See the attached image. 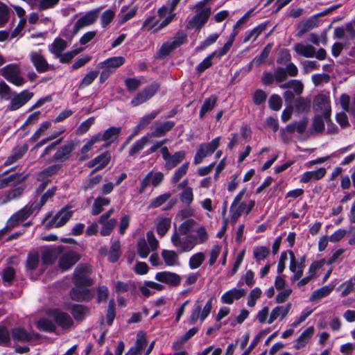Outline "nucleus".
Returning a JSON list of instances; mask_svg holds the SVG:
<instances>
[{"mask_svg":"<svg viewBox=\"0 0 355 355\" xmlns=\"http://www.w3.org/2000/svg\"><path fill=\"white\" fill-rule=\"evenodd\" d=\"M195 15L188 21V29H200L208 21L211 13V7H203L201 3H196L193 8Z\"/></svg>","mask_w":355,"mask_h":355,"instance_id":"nucleus-1","label":"nucleus"},{"mask_svg":"<svg viewBox=\"0 0 355 355\" xmlns=\"http://www.w3.org/2000/svg\"><path fill=\"white\" fill-rule=\"evenodd\" d=\"M245 190L241 191L234 198V201L230 207L231 220L233 223H236L237 219L242 214H249L254 206V200H249L248 202H242Z\"/></svg>","mask_w":355,"mask_h":355,"instance_id":"nucleus-2","label":"nucleus"},{"mask_svg":"<svg viewBox=\"0 0 355 355\" xmlns=\"http://www.w3.org/2000/svg\"><path fill=\"white\" fill-rule=\"evenodd\" d=\"M71 207L66 206L62 208L54 216L47 215L43 220L44 226L47 228L60 227L64 225L71 218Z\"/></svg>","mask_w":355,"mask_h":355,"instance_id":"nucleus-3","label":"nucleus"},{"mask_svg":"<svg viewBox=\"0 0 355 355\" xmlns=\"http://www.w3.org/2000/svg\"><path fill=\"white\" fill-rule=\"evenodd\" d=\"M0 75L8 82L17 87H21L26 80L21 76V70L19 64H9L0 69Z\"/></svg>","mask_w":355,"mask_h":355,"instance_id":"nucleus-4","label":"nucleus"},{"mask_svg":"<svg viewBox=\"0 0 355 355\" xmlns=\"http://www.w3.org/2000/svg\"><path fill=\"white\" fill-rule=\"evenodd\" d=\"M171 242L180 252H189L196 245V241L191 235L179 234L173 232L171 236Z\"/></svg>","mask_w":355,"mask_h":355,"instance_id":"nucleus-5","label":"nucleus"},{"mask_svg":"<svg viewBox=\"0 0 355 355\" xmlns=\"http://www.w3.org/2000/svg\"><path fill=\"white\" fill-rule=\"evenodd\" d=\"M220 137L214 139L209 143H204L199 146L194 157L193 163L196 165L200 164L203 159L213 154L220 145Z\"/></svg>","mask_w":355,"mask_h":355,"instance_id":"nucleus-6","label":"nucleus"},{"mask_svg":"<svg viewBox=\"0 0 355 355\" xmlns=\"http://www.w3.org/2000/svg\"><path fill=\"white\" fill-rule=\"evenodd\" d=\"M212 309V299H209L202 309L201 302L197 300L190 315V324H194L198 319L201 322L209 315Z\"/></svg>","mask_w":355,"mask_h":355,"instance_id":"nucleus-7","label":"nucleus"},{"mask_svg":"<svg viewBox=\"0 0 355 355\" xmlns=\"http://www.w3.org/2000/svg\"><path fill=\"white\" fill-rule=\"evenodd\" d=\"M91 270L87 265H79L73 272V281L76 286H90L92 284V279L89 277Z\"/></svg>","mask_w":355,"mask_h":355,"instance_id":"nucleus-8","label":"nucleus"},{"mask_svg":"<svg viewBox=\"0 0 355 355\" xmlns=\"http://www.w3.org/2000/svg\"><path fill=\"white\" fill-rule=\"evenodd\" d=\"M304 263L305 257H302L300 259H297L294 252L290 253L289 270L293 273V275L291 277V282H294L297 280H300L302 278L305 266Z\"/></svg>","mask_w":355,"mask_h":355,"instance_id":"nucleus-9","label":"nucleus"},{"mask_svg":"<svg viewBox=\"0 0 355 355\" xmlns=\"http://www.w3.org/2000/svg\"><path fill=\"white\" fill-rule=\"evenodd\" d=\"M187 40V35L183 33H178L176 35L165 42L159 49V54L162 56L168 55L174 49L184 44Z\"/></svg>","mask_w":355,"mask_h":355,"instance_id":"nucleus-10","label":"nucleus"},{"mask_svg":"<svg viewBox=\"0 0 355 355\" xmlns=\"http://www.w3.org/2000/svg\"><path fill=\"white\" fill-rule=\"evenodd\" d=\"M33 96V93L28 90H23L19 93H15L10 98L8 110L15 111L24 106Z\"/></svg>","mask_w":355,"mask_h":355,"instance_id":"nucleus-11","label":"nucleus"},{"mask_svg":"<svg viewBox=\"0 0 355 355\" xmlns=\"http://www.w3.org/2000/svg\"><path fill=\"white\" fill-rule=\"evenodd\" d=\"M164 174L162 172H149L142 180L139 193H143L146 189L152 185L154 187H157L164 180Z\"/></svg>","mask_w":355,"mask_h":355,"instance_id":"nucleus-12","label":"nucleus"},{"mask_svg":"<svg viewBox=\"0 0 355 355\" xmlns=\"http://www.w3.org/2000/svg\"><path fill=\"white\" fill-rule=\"evenodd\" d=\"M159 87L157 84H153L147 87L141 92L136 95V96L131 101V105L135 107L146 102L157 93Z\"/></svg>","mask_w":355,"mask_h":355,"instance_id":"nucleus-13","label":"nucleus"},{"mask_svg":"<svg viewBox=\"0 0 355 355\" xmlns=\"http://www.w3.org/2000/svg\"><path fill=\"white\" fill-rule=\"evenodd\" d=\"M48 316L63 329H69L73 325V320L71 317L58 309H52L48 311Z\"/></svg>","mask_w":355,"mask_h":355,"instance_id":"nucleus-14","label":"nucleus"},{"mask_svg":"<svg viewBox=\"0 0 355 355\" xmlns=\"http://www.w3.org/2000/svg\"><path fill=\"white\" fill-rule=\"evenodd\" d=\"M313 106L316 112L322 113L323 117L327 122L331 114V106L329 97L324 94L317 96L314 101Z\"/></svg>","mask_w":355,"mask_h":355,"instance_id":"nucleus-15","label":"nucleus"},{"mask_svg":"<svg viewBox=\"0 0 355 355\" xmlns=\"http://www.w3.org/2000/svg\"><path fill=\"white\" fill-rule=\"evenodd\" d=\"M100 10L96 9L89 11L78 19L73 27V31L77 33L80 29L93 24L99 14Z\"/></svg>","mask_w":355,"mask_h":355,"instance_id":"nucleus-16","label":"nucleus"},{"mask_svg":"<svg viewBox=\"0 0 355 355\" xmlns=\"http://www.w3.org/2000/svg\"><path fill=\"white\" fill-rule=\"evenodd\" d=\"M60 255L59 267L62 270L69 269L80 259V256L76 252L71 250L63 252L61 251Z\"/></svg>","mask_w":355,"mask_h":355,"instance_id":"nucleus-17","label":"nucleus"},{"mask_svg":"<svg viewBox=\"0 0 355 355\" xmlns=\"http://www.w3.org/2000/svg\"><path fill=\"white\" fill-rule=\"evenodd\" d=\"M155 279L175 286L179 285L181 282V277L178 274L171 272H157L155 275Z\"/></svg>","mask_w":355,"mask_h":355,"instance_id":"nucleus-18","label":"nucleus"},{"mask_svg":"<svg viewBox=\"0 0 355 355\" xmlns=\"http://www.w3.org/2000/svg\"><path fill=\"white\" fill-rule=\"evenodd\" d=\"M245 294L246 291L243 288H233L223 293L220 300L223 304H232L235 300L243 297Z\"/></svg>","mask_w":355,"mask_h":355,"instance_id":"nucleus-19","label":"nucleus"},{"mask_svg":"<svg viewBox=\"0 0 355 355\" xmlns=\"http://www.w3.org/2000/svg\"><path fill=\"white\" fill-rule=\"evenodd\" d=\"M291 309V304L288 303L284 306H277L274 308L269 316V319L268 320V324H272L274 322L277 318H279L282 320L285 318L288 314L290 310Z\"/></svg>","mask_w":355,"mask_h":355,"instance_id":"nucleus-20","label":"nucleus"},{"mask_svg":"<svg viewBox=\"0 0 355 355\" xmlns=\"http://www.w3.org/2000/svg\"><path fill=\"white\" fill-rule=\"evenodd\" d=\"M147 346V340L144 333L139 332L135 345L131 347L125 355H139Z\"/></svg>","mask_w":355,"mask_h":355,"instance_id":"nucleus-21","label":"nucleus"},{"mask_svg":"<svg viewBox=\"0 0 355 355\" xmlns=\"http://www.w3.org/2000/svg\"><path fill=\"white\" fill-rule=\"evenodd\" d=\"M327 171L324 168H320L315 171H306L300 178L301 183H308L311 181H317L325 176Z\"/></svg>","mask_w":355,"mask_h":355,"instance_id":"nucleus-22","label":"nucleus"},{"mask_svg":"<svg viewBox=\"0 0 355 355\" xmlns=\"http://www.w3.org/2000/svg\"><path fill=\"white\" fill-rule=\"evenodd\" d=\"M158 15L160 19H163L160 22L157 31L161 30L162 28L167 26L174 18L175 14L173 11L168 8V6H163L158 10Z\"/></svg>","mask_w":355,"mask_h":355,"instance_id":"nucleus-23","label":"nucleus"},{"mask_svg":"<svg viewBox=\"0 0 355 355\" xmlns=\"http://www.w3.org/2000/svg\"><path fill=\"white\" fill-rule=\"evenodd\" d=\"M31 60L38 72H44L49 69V64L40 52H32Z\"/></svg>","mask_w":355,"mask_h":355,"instance_id":"nucleus-24","label":"nucleus"},{"mask_svg":"<svg viewBox=\"0 0 355 355\" xmlns=\"http://www.w3.org/2000/svg\"><path fill=\"white\" fill-rule=\"evenodd\" d=\"M74 146L75 145L73 141H70L66 145L62 146L54 154L53 159L58 162H64L68 159L74 149Z\"/></svg>","mask_w":355,"mask_h":355,"instance_id":"nucleus-25","label":"nucleus"},{"mask_svg":"<svg viewBox=\"0 0 355 355\" xmlns=\"http://www.w3.org/2000/svg\"><path fill=\"white\" fill-rule=\"evenodd\" d=\"M174 123L166 121L164 123H155V129L152 132H148L152 138H157L164 136L167 132L172 129Z\"/></svg>","mask_w":355,"mask_h":355,"instance_id":"nucleus-26","label":"nucleus"},{"mask_svg":"<svg viewBox=\"0 0 355 355\" xmlns=\"http://www.w3.org/2000/svg\"><path fill=\"white\" fill-rule=\"evenodd\" d=\"M61 254V248H46L42 253V263L45 265L53 263Z\"/></svg>","mask_w":355,"mask_h":355,"instance_id":"nucleus-27","label":"nucleus"},{"mask_svg":"<svg viewBox=\"0 0 355 355\" xmlns=\"http://www.w3.org/2000/svg\"><path fill=\"white\" fill-rule=\"evenodd\" d=\"M157 112H153L150 114L144 116L139 124L134 128L132 134L128 137V141L137 136L141 130H144L148 125H149L151 121L157 116Z\"/></svg>","mask_w":355,"mask_h":355,"instance_id":"nucleus-28","label":"nucleus"},{"mask_svg":"<svg viewBox=\"0 0 355 355\" xmlns=\"http://www.w3.org/2000/svg\"><path fill=\"white\" fill-rule=\"evenodd\" d=\"M313 327H309L306 329L297 338L294 347L296 349H300L306 346L314 334Z\"/></svg>","mask_w":355,"mask_h":355,"instance_id":"nucleus-29","label":"nucleus"},{"mask_svg":"<svg viewBox=\"0 0 355 355\" xmlns=\"http://www.w3.org/2000/svg\"><path fill=\"white\" fill-rule=\"evenodd\" d=\"M124 62L125 58L122 56L112 57L98 63V67L102 69L111 70L121 67Z\"/></svg>","mask_w":355,"mask_h":355,"instance_id":"nucleus-30","label":"nucleus"},{"mask_svg":"<svg viewBox=\"0 0 355 355\" xmlns=\"http://www.w3.org/2000/svg\"><path fill=\"white\" fill-rule=\"evenodd\" d=\"M121 131V128L120 127H111L107 129L103 134H101V140L105 142L106 146H108L117 140Z\"/></svg>","mask_w":355,"mask_h":355,"instance_id":"nucleus-31","label":"nucleus"},{"mask_svg":"<svg viewBox=\"0 0 355 355\" xmlns=\"http://www.w3.org/2000/svg\"><path fill=\"white\" fill-rule=\"evenodd\" d=\"M100 141H101V133H98V134L91 137L90 139H89L87 140L86 144L81 148V156L80 157V161H85V160L89 159V156L87 155V153L89 150H91V149L92 148L93 146L96 143H97V142H98Z\"/></svg>","mask_w":355,"mask_h":355,"instance_id":"nucleus-32","label":"nucleus"},{"mask_svg":"<svg viewBox=\"0 0 355 355\" xmlns=\"http://www.w3.org/2000/svg\"><path fill=\"white\" fill-rule=\"evenodd\" d=\"M293 49L297 55L305 58L315 56V48L311 44L297 43L295 44Z\"/></svg>","mask_w":355,"mask_h":355,"instance_id":"nucleus-33","label":"nucleus"},{"mask_svg":"<svg viewBox=\"0 0 355 355\" xmlns=\"http://www.w3.org/2000/svg\"><path fill=\"white\" fill-rule=\"evenodd\" d=\"M34 337V334L28 333L22 328H15L12 331V338L17 342H28Z\"/></svg>","mask_w":355,"mask_h":355,"instance_id":"nucleus-34","label":"nucleus"},{"mask_svg":"<svg viewBox=\"0 0 355 355\" xmlns=\"http://www.w3.org/2000/svg\"><path fill=\"white\" fill-rule=\"evenodd\" d=\"M151 138L150 135L147 133L145 136L137 140L130 148L129 155L133 156L138 154L146 145L150 143Z\"/></svg>","mask_w":355,"mask_h":355,"instance_id":"nucleus-35","label":"nucleus"},{"mask_svg":"<svg viewBox=\"0 0 355 355\" xmlns=\"http://www.w3.org/2000/svg\"><path fill=\"white\" fill-rule=\"evenodd\" d=\"M334 288V285L324 286L313 292L310 297V301L315 302L329 295Z\"/></svg>","mask_w":355,"mask_h":355,"instance_id":"nucleus-36","label":"nucleus"},{"mask_svg":"<svg viewBox=\"0 0 355 355\" xmlns=\"http://www.w3.org/2000/svg\"><path fill=\"white\" fill-rule=\"evenodd\" d=\"M318 20L317 16H313L309 19L302 21L299 26L297 36L300 37L309 30L318 26Z\"/></svg>","mask_w":355,"mask_h":355,"instance_id":"nucleus-37","label":"nucleus"},{"mask_svg":"<svg viewBox=\"0 0 355 355\" xmlns=\"http://www.w3.org/2000/svg\"><path fill=\"white\" fill-rule=\"evenodd\" d=\"M67 42L62 38H55L53 42L49 46V51L55 57L60 55L67 47Z\"/></svg>","mask_w":355,"mask_h":355,"instance_id":"nucleus-38","label":"nucleus"},{"mask_svg":"<svg viewBox=\"0 0 355 355\" xmlns=\"http://www.w3.org/2000/svg\"><path fill=\"white\" fill-rule=\"evenodd\" d=\"M184 158L185 153L184 151L176 152L173 155H170L166 160L165 168L171 170L182 162Z\"/></svg>","mask_w":355,"mask_h":355,"instance_id":"nucleus-39","label":"nucleus"},{"mask_svg":"<svg viewBox=\"0 0 355 355\" xmlns=\"http://www.w3.org/2000/svg\"><path fill=\"white\" fill-rule=\"evenodd\" d=\"M70 296L73 300L81 302L89 300L91 297L89 290L87 288H73L71 291Z\"/></svg>","mask_w":355,"mask_h":355,"instance_id":"nucleus-40","label":"nucleus"},{"mask_svg":"<svg viewBox=\"0 0 355 355\" xmlns=\"http://www.w3.org/2000/svg\"><path fill=\"white\" fill-rule=\"evenodd\" d=\"M60 168V165L54 164V165L47 167L44 170L42 171L37 175V179L39 180H41L43 182L41 190H43L44 187L46 186V182L44 181L45 179L46 178H48L49 176H51V175L55 174L59 171Z\"/></svg>","mask_w":355,"mask_h":355,"instance_id":"nucleus-41","label":"nucleus"},{"mask_svg":"<svg viewBox=\"0 0 355 355\" xmlns=\"http://www.w3.org/2000/svg\"><path fill=\"white\" fill-rule=\"evenodd\" d=\"M110 204L109 198L105 197H98L95 199L92 205L91 213L94 216L99 214L103 210V207L108 206Z\"/></svg>","mask_w":355,"mask_h":355,"instance_id":"nucleus-42","label":"nucleus"},{"mask_svg":"<svg viewBox=\"0 0 355 355\" xmlns=\"http://www.w3.org/2000/svg\"><path fill=\"white\" fill-rule=\"evenodd\" d=\"M98 223L102 225L101 230V235L103 236H108L111 234L114 227L116 226L117 221L114 218L110 220H103L101 221V218H98Z\"/></svg>","mask_w":355,"mask_h":355,"instance_id":"nucleus-43","label":"nucleus"},{"mask_svg":"<svg viewBox=\"0 0 355 355\" xmlns=\"http://www.w3.org/2000/svg\"><path fill=\"white\" fill-rule=\"evenodd\" d=\"M266 28V25L265 24H259L253 29H252L250 31L247 33L244 40L243 42H254L257 37L261 35V33L264 31Z\"/></svg>","mask_w":355,"mask_h":355,"instance_id":"nucleus-44","label":"nucleus"},{"mask_svg":"<svg viewBox=\"0 0 355 355\" xmlns=\"http://www.w3.org/2000/svg\"><path fill=\"white\" fill-rule=\"evenodd\" d=\"M40 257V254L37 251L30 252L26 260V269L31 271L35 270L39 265Z\"/></svg>","mask_w":355,"mask_h":355,"instance_id":"nucleus-45","label":"nucleus"},{"mask_svg":"<svg viewBox=\"0 0 355 355\" xmlns=\"http://www.w3.org/2000/svg\"><path fill=\"white\" fill-rule=\"evenodd\" d=\"M162 256L167 266H173L178 264V255L173 250H164Z\"/></svg>","mask_w":355,"mask_h":355,"instance_id":"nucleus-46","label":"nucleus"},{"mask_svg":"<svg viewBox=\"0 0 355 355\" xmlns=\"http://www.w3.org/2000/svg\"><path fill=\"white\" fill-rule=\"evenodd\" d=\"M216 101L217 98L215 96H211L205 100L200 111V117L201 119L215 107Z\"/></svg>","mask_w":355,"mask_h":355,"instance_id":"nucleus-47","label":"nucleus"},{"mask_svg":"<svg viewBox=\"0 0 355 355\" xmlns=\"http://www.w3.org/2000/svg\"><path fill=\"white\" fill-rule=\"evenodd\" d=\"M171 220L169 218H160L157 223V232L160 236H164L171 227Z\"/></svg>","mask_w":355,"mask_h":355,"instance_id":"nucleus-48","label":"nucleus"},{"mask_svg":"<svg viewBox=\"0 0 355 355\" xmlns=\"http://www.w3.org/2000/svg\"><path fill=\"white\" fill-rule=\"evenodd\" d=\"M307 124V119H304L298 122L288 125L286 127L285 130L289 133H293L295 131H297L299 133H303L306 128Z\"/></svg>","mask_w":355,"mask_h":355,"instance_id":"nucleus-49","label":"nucleus"},{"mask_svg":"<svg viewBox=\"0 0 355 355\" xmlns=\"http://www.w3.org/2000/svg\"><path fill=\"white\" fill-rule=\"evenodd\" d=\"M196 221L193 219H188L184 221L178 228L175 227L173 232H177L179 234L188 235L192 228L195 226Z\"/></svg>","mask_w":355,"mask_h":355,"instance_id":"nucleus-50","label":"nucleus"},{"mask_svg":"<svg viewBox=\"0 0 355 355\" xmlns=\"http://www.w3.org/2000/svg\"><path fill=\"white\" fill-rule=\"evenodd\" d=\"M110 162V157L105 154H102L89 163V167L97 166L96 170H100L104 168Z\"/></svg>","mask_w":355,"mask_h":355,"instance_id":"nucleus-51","label":"nucleus"},{"mask_svg":"<svg viewBox=\"0 0 355 355\" xmlns=\"http://www.w3.org/2000/svg\"><path fill=\"white\" fill-rule=\"evenodd\" d=\"M40 207H37V205L33 204L32 205L28 207H24L15 214L21 220V222L26 220L35 211L36 209H39Z\"/></svg>","mask_w":355,"mask_h":355,"instance_id":"nucleus-52","label":"nucleus"},{"mask_svg":"<svg viewBox=\"0 0 355 355\" xmlns=\"http://www.w3.org/2000/svg\"><path fill=\"white\" fill-rule=\"evenodd\" d=\"M205 259V256L202 252H197L193 254L189 261V266L191 269L198 268Z\"/></svg>","mask_w":355,"mask_h":355,"instance_id":"nucleus-53","label":"nucleus"},{"mask_svg":"<svg viewBox=\"0 0 355 355\" xmlns=\"http://www.w3.org/2000/svg\"><path fill=\"white\" fill-rule=\"evenodd\" d=\"M121 245L119 240L112 242L110 250L109 252V261L115 262L118 260L121 254Z\"/></svg>","mask_w":355,"mask_h":355,"instance_id":"nucleus-54","label":"nucleus"},{"mask_svg":"<svg viewBox=\"0 0 355 355\" xmlns=\"http://www.w3.org/2000/svg\"><path fill=\"white\" fill-rule=\"evenodd\" d=\"M36 324L40 330L44 331H53L56 329L55 324L52 321L44 318L39 320Z\"/></svg>","mask_w":355,"mask_h":355,"instance_id":"nucleus-55","label":"nucleus"},{"mask_svg":"<svg viewBox=\"0 0 355 355\" xmlns=\"http://www.w3.org/2000/svg\"><path fill=\"white\" fill-rule=\"evenodd\" d=\"M272 49V44H268L266 45V46L263 49L262 52L261 53L260 55L258 57H256L250 64L249 68H251V65L252 63H255L257 66L261 65L262 63L265 62L266 58L268 57V55L270 52V50Z\"/></svg>","mask_w":355,"mask_h":355,"instance_id":"nucleus-56","label":"nucleus"},{"mask_svg":"<svg viewBox=\"0 0 355 355\" xmlns=\"http://www.w3.org/2000/svg\"><path fill=\"white\" fill-rule=\"evenodd\" d=\"M83 51V48H74L65 53H60V55L57 56L56 58H58L61 62L67 63L71 60L76 55Z\"/></svg>","mask_w":355,"mask_h":355,"instance_id":"nucleus-57","label":"nucleus"},{"mask_svg":"<svg viewBox=\"0 0 355 355\" xmlns=\"http://www.w3.org/2000/svg\"><path fill=\"white\" fill-rule=\"evenodd\" d=\"M269 253V248L265 246L255 247L253 249V257L257 261L264 260Z\"/></svg>","mask_w":355,"mask_h":355,"instance_id":"nucleus-58","label":"nucleus"},{"mask_svg":"<svg viewBox=\"0 0 355 355\" xmlns=\"http://www.w3.org/2000/svg\"><path fill=\"white\" fill-rule=\"evenodd\" d=\"M51 123L49 121H44L42 123L40 127L30 138V141L34 143L37 141L39 138L44 134L45 131L51 126Z\"/></svg>","mask_w":355,"mask_h":355,"instance_id":"nucleus-59","label":"nucleus"},{"mask_svg":"<svg viewBox=\"0 0 355 355\" xmlns=\"http://www.w3.org/2000/svg\"><path fill=\"white\" fill-rule=\"evenodd\" d=\"M23 189L21 187H17L10 190L3 198L1 205H5L8 202L19 198L22 194Z\"/></svg>","mask_w":355,"mask_h":355,"instance_id":"nucleus-60","label":"nucleus"},{"mask_svg":"<svg viewBox=\"0 0 355 355\" xmlns=\"http://www.w3.org/2000/svg\"><path fill=\"white\" fill-rule=\"evenodd\" d=\"M28 146L24 145L19 149H18L15 153H14L12 155L8 157L6 161L5 162L6 165H10L16 162L17 159H20L24 153L27 151Z\"/></svg>","mask_w":355,"mask_h":355,"instance_id":"nucleus-61","label":"nucleus"},{"mask_svg":"<svg viewBox=\"0 0 355 355\" xmlns=\"http://www.w3.org/2000/svg\"><path fill=\"white\" fill-rule=\"evenodd\" d=\"M137 11V8L135 7L130 10H128L126 8H123L119 15L121 23H124L134 17Z\"/></svg>","mask_w":355,"mask_h":355,"instance_id":"nucleus-62","label":"nucleus"},{"mask_svg":"<svg viewBox=\"0 0 355 355\" xmlns=\"http://www.w3.org/2000/svg\"><path fill=\"white\" fill-rule=\"evenodd\" d=\"M98 71H92L87 73L83 78L79 86L80 88H83L85 87L90 85L93 83V81L98 77Z\"/></svg>","mask_w":355,"mask_h":355,"instance_id":"nucleus-63","label":"nucleus"},{"mask_svg":"<svg viewBox=\"0 0 355 355\" xmlns=\"http://www.w3.org/2000/svg\"><path fill=\"white\" fill-rule=\"evenodd\" d=\"M180 200L186 204L190 205L193 200V193L191 187H186L180 196Z\"/></svg>","mask_w":355,"mask_h":355,"instance_id":"nucleus-64","label":"nucleus"}]
</instances>
